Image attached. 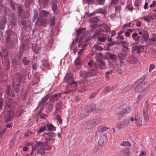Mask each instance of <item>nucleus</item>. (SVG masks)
<instances>
[{"label": "nucleus", "mask_w": 156, "mask_h": 156, "mask_svg": "<svg viewBox=\"0 0 156 156\" xmlns=\"http://www.w3.org/2000/svg\"><path fill=\"white\" fill-rule=\"evenodd\" d=\"M48 12L45 10H42L40 12V16L41 17H46L47 16Z\"/></svg>", "instance_id": "obj_41"}, {"label": "nucleus", "mask_w": 156, "mask_h": 156, "mask_svg": "<svg viewBox=\"0 0 156 156\" xmlns=\"http://www.w3.org/2000/svg\"><path fill=\"white\" fill-rule=\"evenodd\" d=\"M9 103H8L7 102V101L5 102V107L8 106L9 108H10L11 107H12V99H9Z\"/></svg>", "instance_id": "obj_46"}, {"label": "nucleus", "mask_w": 156, "mask_h": 156, "mask_svg": "<svg viewBox=\"0 0 156 156\" xmlns=\"http://www.w3.org/2000/svg\"><path fill=\"white\" fill-rule=\"evenodd\" d=\"M126 112L127 109L126 108L125 109H122V111L118 114L119 119L121 120Z\"/></svg>", "instance_id": "obj_27"}, {"label": "nucleus", "mask_w": 156, "mask_h": 156, "mask_svg": "<svg viewBox=\"0 0 156 156\" xmlns=\"http://www.w3.org/2000/svg\"><path fill=\"white\" fill-rule=\"evenodd\" d=\"M133 38L136 41H139L141 38V37H139L138 34L136 33H134L132 34V35Z\"/></svg>", "instance_id": "obj_32"}, {"label": "nucleus", "mask_w": 156, "mask_h": 156, "mask_svg": "<svg viewBox=\"0 0 156 156\" xmlns=\"http://www.w3.org/2000/svg\"><path fill=\"white\" fill-rule=\"evenodd\" d=\"M50 140H47L45 138V141L44 142H38V145H44L45 147H46V146L48 145L47 147L48 146H50Z\"/></svg>", "instance_id": "obj_26"}, {"label": "nucleus", "mask_w": 156, "mask_h": 156, "mask_svg": "<svg viewBox=\"0 0 156 156\" xmlns=\"http://www.w3.org/2000/svg\"><path fill=\"white\" fill-rule=\"evenodd\" d=\"M70 84L71 85L72 87H74V89H70L68 90H66V91H65V92H64L65 94H69L73 92V91L76 89V88L77 87V83L74 81V80L73 81L72 83Z\"/></svg>", "instance_id": "obj_19"}, {"label": "nucleus", "mask_w": 156, "mask_h": 156, "mask_svg": "<svg viewBox=\"0 0 156 156\" xmlns=\"http://www.w3.org/2000/svg\"><path fill=\"white\" fill-rule=\"evenodd\" d=\"M0 56L2 58L4 57L5 60L8 59L7 52L5 50H2V52L0 54Z\"/></svg>", "instance_id": "obj_25"}, {"label": "nucleus", "mask_w": 156, "mask_h": 156, "mask_svg": "<svg viewBox=\"0 0 156 156\" xmlns=\"http://www.w3.org/2000/svg\"><path fill=\"white\" fill-rule=\"evenodd\" d=\"M86 29H82L77 31V35L78 36L77 38H80L79 42H82L83 39L87 37L85 32Z\"/></svg>", "instance_id": "obj_10"}, {"label": "nucleus", "mask_w": 156, "mask_h": 156, "mask_svg": "<svg viewBox=\"0 0 156 156\" xmlns=\"http://www.w3.org/2000/svg\"><path fill=\"white\" fill-rule=\"evenodd\" d=\"M19 75L16 81L14 82L12 84V89L14 91L16 92H18L20 90V86L21 85V84L23 83L24 80V78L22 76Z\"/></svg>", "instance_id": "obj_3"}, {"label": "nucleus", "mask_w": 156, "mask_h": 156, "mask_svg": "<svg viewBox=\"0 0 156 156\" xmlns=\"http://www.w3.org/2000/svg\"><path fill=\"white\" fill-rule=\"evenodd\" d=\"M122 154L123 156H127V150L126 148L122 150Z\"/></svg>", "instance_id": "obj_63"}, {"label": "nucleus", "mask_w": 156, "mask_h": 156, "mask_svg": "<svg viewBox=\"0 0 156 156\" xmlns=\"http://www.w3.org/2000/svg\"><path fill=\"white\" fill-rule=\"evenodd\" d=\"M102 120L101 119L98 118L88 121L84 125V128L88 130L92 129L101 123Z\"/></svg>", "instance_id": "obj_2"}, {"label": "nucleus", "mask_w": 156, "mask_h": 156, "mask_svg": "<svg viewBox=\"0 0 156 156\" xmlns=\"http://www.w3.org/2000/svg\"><path fill=\"white\" fill-rule=\"evenodd\" d=\"M99 25H97L96 23L94 24H91L90 27H91V31L92 32L94 31L98 28Z\"/></svg>", "instance_id": "obj_36"}, {"label": "nucleus", "mask_w": 156, "mask_h": 156, "mask_svg": "<svg viewBox=\"0 0 156 156\" xmlns=\"http://www.w3.org/2000/svg\"><path fill=\"white\" fill-rule=\"evenodd\" d=\"M12 62L13 64V65L15 66L16 65H17L19 64V62L16 59H13L12 61Z\"/></svg>", "instance_id": "obj_57"}, {"label": "nucleus", "mask_w": 156, "mask_h": 156, "mask_svg": "<svg viewBox=\"0 0 156 156\" xmlns=\"http://www.w3.org/2000/svg\"><path fill=\"white\" fill-rule=\"evenodd\" d=\"M148 38L149 35L148 34L147 31L146 30H144L143 34L142 36V39L145 41H147L148 40Z\"/></svg>", "instance_id": "obj_31"}, {"label": "nucleus", "mask_w": 156, "mask_h": 156, "mask_svg": "<svg viewBox=\"0 0 156 156\" xmlns=\"http://www.w3.org/2000/svg\"><path fill=\"white\" fill-rule=\"evenodd\" d=\"M134 119L133 117H129L128 119V122L129 123L131 122H133L134 121Z\"/></svg>", "instance_id": "obj_59"}, {"label": "nucleus", "mask_w": 156, "mask_h": 156, "mask_svg": "<svg viewBox=\"0 0 156 156\" xmlns=\"http://www.w3.org/2000/svg\"><path fill=\"white\" fill-rule=\"evenodd\" d=\"M98 72V69L95 67L94 69H91L87 72L83 71H81L80 75L82 77L84 78L91 77L96 75Z\"/></svg>", "instance_id": "obj_4"}, {"label": "nucleus", "mask_w": 156, "mask_h": 156, "mask_svg": "<svg viewBox=\"0 0 156 156\" xmlns=\"http://www.w3.org/2000/svg\"><path fill=\"white\" fill-rule=\"evenodd\" d=\"M53 106L52 104H50L49 105V107L48 108V111L49 112H51L53 110Z\"/></svg>", "instance_id": "obj_61"}, {"label": "nucleus", "mask_w": 156, "mask_h": 156, "mask_svg": "<svg viewBox=\"0 0 156 156\" xmlns=\"http://www.w3.org/2000/svg\"><path fill=\"white\" fill-rule=\"evenodd\" d=\"M10 6H11V7L12 8V9L13 10H15V9H16L13 3V2H11L10 3Z\"/></svg>", "instance_id": "obj_64"}, {"label": "nucleus", "mask_w": 156, "mask_h": 156, "mask_svg": "<svg viewBox=\"0 0 156 156\" xmlns=\"http://www.w3.org/2000/svg\"><path fill=\"white\" fill-rule=\"evenodd\" d=\"M109 129V128L105 126H100L97 129L96 135L97 136H100L104 132L107 131Z\"/></svg>", "instance_id": "obj_13"}, {"label": "nucleus", "mask_w": 156, "mask_h": 156, "mask_svg": "<svg viewBox=\"0 0 156 156\" xmlns=\"http://www.w3.org/2000/svg\"><path fill=\"white\" fill-rule=\"evenodd\" d=\"M88 65L90 67L93 66L94 65L93 61L92 60H90L89 62H88Z\"/></svg>", "instance_id": "obj_58"}, {"label": "nucleus", "mask_w": 156, "mask_h": 156, "mask_svg": "<svg viewBox=\"0 0 156 156\" xmlns=\"http://www.w3.org/2000/svg\"><path fill=\"white\" fill-rule=\"evenodd\" d=\"M55 19V16L50 17L49 20H48V23L50 26H53L54 25Z\"/></svg>", "instance_id": "obj_30"}, {"label": "nucleus", "mask_w": 156, "mask_h": 156, "mask_svg": "<svg viewBox=\"0 0 156 156\" xmlns=\"http://www.w3.org/2000/svg\"><path fill=\"white\" fill-rule=\"evenodd\" d=\"M116 86H114L112 87L109 86L105 88L104 90V92L105 93H107L110 92L114 90L116 88Z\"/></svg>", "instance_id": "obj_22"}, {"label": "nucleus", "mask_w": 156, "mask_h": 156, "mask_svg": "<svg viewBox=\"0 0 156 156\" xmlns=\"http://www.w3.org/2000/svg\"><path fill=\"white\" fill-rule=\"evenodd\" d=\"M135 119L137 126H140L142 125L141 119L140 115H137L135 117Z\"/></svg>", "instance_id": "obj_24"}, {"label": "nucleus", "mask_w": 156, "mask_h": 156, "mask_svg": "<svg viewBox=\"0 0 156 156\" xmlns=\"http://www.w3.org/2000/svg\"><path fill=\"white\" fill-rule=\"evenodd\" d=\"M48 0H39V3L42 4L44 6H45L48 4Z\"/></svg>", "instance_id": "obj_47"}, {"label": "nucleus", "mask_w": 156, "mask_h": 156, "mask_svg": "<svg viewBox=\"0 0 156 156\" xmlns=\"http://www.w3.org/2000/svg\"><path fill=\"white\" fill-rule=\"evenodd\" d=\"M116 58V56L114 54L110 55L109 58L111 59L115 60Z\"/></svg>", "instance_id": "obj_54"}, {"label": "nucleus", "mask_w": 156, "mask_h": 156, "mask_svg": "<svg viewBox=\"0 0 156 156\" xmlns=\"http://www.w3.org/2000/svg\"><path fill=\"white\" fill-rule=\"evenodd\" d=\"M6 17L5 16H2L0 20V28L1 29H4L5 26L7 22Z\"/></svg>", "instance_id": "obj_16"}, {"label": "nucleus", "mask_w": 156, "mask_h": 156, "mask_svg": "<svg viewBox=\"0 0 156 156\" xmlns=\"http://www.w3.org/2000/svg\"><path fill=\"white\" fill-rule=\"evenodd\" d=\"M108 138L107 136L105 134H103L100 138L98 141V144L101 146H103L106 143Z\"/></svg>", "instance_id": "obj_14"}, {"label": "nucleus", "mask_w": 156, "mask_h": 156, "mask_svg": "<svg viewBox=\"0 0 156 156\" xmlns=\"http://www.w3.org/2000/svg\"><path fill=\"white\" fill-rule=\"evenodd\" d=\"M47 130V127L46 126H44L43 127H41L40 129L39 130L38 132V134L42 132H43L44 131H45Z\"/></svg>", "instance_id": "obj_50"}, {"label": "nucleus", "mask_w": 156, "mask_h": 156, "mask_svg": "<svg viewBox=\"0 0 156 156\" xmlns=\"http://www.w3.org/2000/svg\"><path fill=\"white\" fill-rule=\"evenodd\" d=\"M95 12L98 13H100L104 14L106 12V11L105 10L102 9H96Z\"/></svg>", "instance_id": "obj_48"}, {"label": "nucleus", "mask_w": 156, "mask_h": 156, "mask_svg": "<svg viewBox=\"0 0 156 156\" xmlns=\"http://www.w3.org/2000/svg\"><path fill=\"white\" fill-rule=\"evenodd\" d=\"M4 113L3 120L7 122L10 121L14 115V112L12 110L8 111L6 112L3 113V114Z\"/></svg>", "instance_id": "obj_7"}, {"label": "nucleus", "mask_w": 156, "mask_h": 156, "mask_svg": "<svg viewBox=\"0 0 156 156\" xmlns=\"http://www.w3.org/2000/svg\"><path fill=\"white\" fill-rule=\"evenodd\" d=\"M155 68V66L153 64H151L150 66V68L149 69V71L150 72H151L152 70Z\"/></svg>", "instance_id": "obj_56"}, {"label": "nucleus", "mask_w": 156, "mask_h": 156, "mask_svg": "<svg viewBox=\"0 0 156 156\" xmlns=\"http://www.w3.org/2000/svg\"><path fill=\"white\" fill-rule=\"evenodd\" d=\"M38 142H36L35 149L37 150V153L40 154H43L44 153V151L45 150H50L51 148V146H48L47 147L45 148L44 145H38Z\"/></svg>", "instance_id": "obj_6"}, {"label": "nucleus", "mask_w": 156, "mask_h": 156, "mask_svg": "<svg viewBox=\"0 0 156 156\" xmlns=\"http://www.w3.org/2000/svg\"><path fill=\"white\" fill-rule=\"evenodd\" d=\"M119 2V0H112V3L115 5L118 3Z\"/></svg>", "instance_id": "obj_60"}, {"label": "nucleus", "mask_w": 156, "mask_h": 156, "mask_svg": "<svg viewBox=\"0 0 156 156\" xmlns=\"http://www.w3.org/2000/svg\"><path fill=\"white\" fill-rule=\"evenodd\" d=\"M87 45V44L84 41L82 42H79L78 45V49H80L78 52L79 56H80L81 54L83 53V50L85 49Z\"/></svg>", "instance_id": "obj_12"}, {"label": "nucleus", "mask_w": 156, "mask_h": 156, "mask_svg": "<svg viewBox=\"0 0 156 156\" xmlns=\"http://www.w3.org/2000/svg\"><path fill=\"white\" fill-rule=\"evenodd\" d=\"M23 62L24 64L25 65H26L29 64L30 63V61L29 59H28L27 57H25L23 58Z\"/></svg>", "instance_id": "obj_45"}, {"label": "nucleus", "mask_w": 156, "mask_h": 156, "mask_svg": "<svg viewBox=\"0 0 156 156\" xmlns=\"http://www.w3.org/2000/svg\"><path fill=\"white\" fill-rule=\"evenodd\" d=\"M42 65L45 68H48L49 69L50 65L48 61V59H44L42 61Z\"/></svg>", "instance_id": "obj_28"}, {"label": "nucleus", "mask_w": 156, "mask_h": 156, "mask_svg": "<svg viewBox=\"0 0 156 156\" xmlns=\"http://www.w3.org/2000/svg\"><path fill=\"white\" fill-rule=\"evenodd\" d=\"M51 7L55 15L57 14V3L56 1L53 0L51 2Z\"/></svg>", "instance_id": "obj_18"}, {"label": "nucleus", "mask_w": 156, "mask_h": 156, "mask_svg": "<svg viewBox=\"0 0 156 156\" xmlns=\"http://www.w3.org/2000/svg\"><path fill=\"white\" fill-rule=\"evenodd\" d=\"M99 20V19L95 17L91 18L89 20V22L91 23V24H94V23L96 24V23L98 22Z\"/></svg>", "instance_id": "obj_29"}, {"label": "nucleus", "mask_w": 156, "mask_h": 156, "mask_svg": "<svg viewBox=\"0 0 156 156\" xmlns=\"http://www.w3.org/2000/svg\"><path fill=\"white\" fill-rule=\"evenodd\" d=\"M56 119L58 120L59 123L60 124H62V121L61 116L59 115H57L56 117Z\"/></svg>", "instance_id": "obj_52"}, {"label": "nucleus", "mask_w": 156, "mask_h": 156, "mask_svg": "<svg viewBox=\"0 0 156 156\" xmlns=\"http://www.w3.org/2000/svg\"><path fill=\"white\" fill-rule=\"evenodd\" d=\"M95 108V105L94 104H91L87 105L86 108L82 111L81 115L83 117H85L87 116L89 113L91 112Z\"/></svg>", "instance_id": "obj_5"}, {"label": "nucleus", "mask_w": 156, "mask_h": 156, "mask_svg": "<svg viewBox=\"0 0 156 156\" xmlns=\"http://www.w3.org/2000/svg\"><path fill=\"white\" fill-rule=\"evenodd\" d=\"M121 43L123 47L122 52L121 53L120 56L122 59H125L126 57L127 43L125 41H122Z\"/></svg>", "instance_id": "obj_9"}, {"label": "nucleus", "mask_w": 156, "mask_h": 156, "mask_svg": "<svg viewBox=\"0 0 156 156\" xmlns=\"http://www.w3.org/2000/svg\"><path fill=\"white\" fill-rule=\"evenodd\" d=\"M46 126L49 130L53 131L56 130V127L52 124H47Z\"/></svg>", "instance_id": "obj_37"}, {"label": "nucleus", "mask_w": 156, "mask_h": 156, "mask_svg": "<svg viewBox=\"0 0 156 156\" xmlns=\"http://www.w3.org/2000/svg\"><path fill=\"white\" fill-rule=\"evenodd\" d=\"M38 16V13L37 11L35 9H34V15L33 16L35 17H37Z\"/></svg>", "instance_id": "obj_62"}, {"label": "nucleus", "mask_w": 156, "mask_h": 156, "mask_svg": "<svg viewBox=\"0 0 156 156\" xmlns=\"http://www.w3.org/2000/svg\"><path fill=\"white\" fill-rule=\"evenodd\" d=\"M7 36L6 38V43H11L12 42L11 35L7 34Z\"/></svg>", "instance_id": "obj_42"}, {"label": "nucleus", "mask_w": 156, "mask_h": 156, "mask_svg": "<svg viewBox=\"0 0 156 156\" xmlns=\"http://www.w3.org/2000/svg\"><path fill=\"white\" fill-rule=\"evenodd\" d=\"M64 81L69 84L72 83L74 81L72 74L71 73H67L64 78Z\"/></svg>", "instance_id": "obj_11"}, {"label": "nucleus", "mask_w": 156, "mask_h": 156, "mask_svg": "<svg viewBox=\"0 0 156 156\" xmlns=\"http://www.w3.org/2000/svg\"><path fill=\"white\" fill-rule=\"evenodd\" d=\"M22 112V111L21 110L18 109L15 111L14 115L17 117H19L21 115Z\"/></svg>", "instance_id": "obj_39"}, {"label": "nucleus", "mask_w": 156, "mask_h": 156, "mask_svg": "<svg viewBox=\"0 0 156 156\" xmlns=\"http://www.w3.org/2000/svg\"><path fill=\"white\" fill-rule=\"evenodd\" d=\"M48 98L47 97V96L45 97H44L41 100V101L39 102V106H42L43 104L48 100Z\"/></svg>", "instance_id": "obj_40"}, {"label": "nucleus", "mask_w": 156, "mask_h": 156, "mask_svg": "<svg viewBox=\"0 0 156 156\" xmlns=\"http://www.w3.org/2000/svg\"><path fill=\"white\" fill-rule=\"evenodd\" d=\"M23 10L21 7H19L18 8V14L20 16L22 17V15L21 12L23 11Z\"/></svg>", "instance_id": "obj_53"}, {"label": "nucleus", "mask_w": 156, "mask_h": 156, "mask_svg": "<svg viewBox=\"0 0 156 156\" xmlns=\"http://www.w3.org/2000/svg\"><path fill=\"white\" fill-rule=\"evenodd\" d=\"M144 117V119L145 121L146 122L149 119V117L147 113V111L146 112H144L143 113Z\"/></svg>", "instance_id": "obj_49"}, {"label": "nucleus", "mask_w": 156, "mask_h": 156, "mask_svg": "<svg viewBox=\"0 0 156 156\" xmlns=\"http://www.w3.org/2000/svg\"><path fill=\"white\" fill-rule=\"evenodd\" d=\"M47 135V137H46V139L47 140H50L51 141H53L55 140L54 137L56 136V134L54 133H46Z\"/></svg>", "instance_id": "obj_20"}, {"label": "nucleus", "mask_w": 156, "mask_h": 156, "mask_svg": "<svg viewBox=\"0 0 156 156\" xmlns=\"http://www.w3.org/2000/svg\"><path fill=\"white\" fill-rule=\"evenodd\" d=\"M82 62L80 59V56H79L76 59L75 61V63L76 65L80 66L82 64Z\"/></svg>", "instance_id": "obj_34"}, {"label": "nucleus", "mask_w": 156, "mask_h": 156, "mask_svg": "<svg viewBox=\"0 0 156 156\" xmlns=\"http://www.w3.org/2000/svg\"><path fill=\"white\" fill-rule=\"evenodd\" d=\"M150 83L149 82H147L141 85L139 82H135L133 86V88L136 93H139L138 99L140 100L150 90Z\"/></svg>", "instance_id": "obj_1"}, {"label": "nucleus", "mask_w": 156, "mask_h": 156, "mask_svg": "<svg viewBox=\"0 0 156 156\" xmlns=\"http://www.w3.org/2000/svg\"><path fill=\"white\" fill-rule=\"evenodd\" d=\"M99 150V148L98 146H95L91 150V153L92 154H96L98 151Z\"/></svg>", "instance_id": "obj_43"}, {"label": "nucleus", "mask_w": 156, "mask_h": 156, "mask_svg": "<svg viewBox=\"0 0 156 156\" xmlns=\"http://www.w3.org/2000/svg\"><path fill=\"white\" fill-rule=\"evenodd\" d=\"M48 20L46 19H42L41 21V26L44 27H46L47 24L48 23Z\"/></svg>", "instance_id": "obj_38"}, {"label": "nucleus", "mask_w": 156, "mask_h": 156, "mask_svg": "<svg viewBox=\"0 0 156 156\" xmlns=\"http://www.w3.org/2000/svg\"><path fill=\"white\" fill-rule=\"evenodd\" d=\"M64 92L65 91L53 94L50 98V100L52 101H54L58 100L60 98L62 94L65 93Z\"/></svg>", "instance_id": "obj_15"}, {"label": "nucleus", "mask_w": 156, "mask_h": 156, "mask_svg": "<svg viewBox=\"0 0 156 156\" xmlns=\"http://www.w3.org/2000/svg\"><path fill=\"white\" fill-rule=\"evenodd\" d=\"M133 49L135 51H136L137 53L140 54L141 52H143L144 48L142 45L136 46L133 47Z\"/></svg>", "instance_id": "obj_21"}, {"label": "nucleus", "mask_w": 156, "mask_h": 156, "mask_svg": "<svg viewBox=\"0 0 156 156\" xmlns=\"http://www.w3.org/2000/svg\"><path fill=\"white\" fill-rule=\"evenodd\" d=\"M62 103L61 101H59V102L57 103L55 106L56 111H55V114L56 113V112L57 111L60 110V109L62 108Z\"/></svg>", "instance_id": "obj_33"}, {"label": "nucleus", "mask_w": 156, "mask_h": 156, "mask_svg": "<svg viewBox=\"0 0 156 156\" xmlns=\"http://www.w3.org/2000/svg\"><path fill=\"white\" fill-rule=\"evenodd\" d=\"M106 27V25L105 24H102L99 25L98 28L96 30L94 35L93 36V38H95L96 36L98 37L100 35H101L104 31L105 28Z\"/></svg>", "instance_id": "obj_8"}, {"label": "nucleus", "mask_w": 156, "mask_h": 156, "mask_svg": "<svg viewBox=\"0 0 156 156\" xmlns=\"http://www.w3.org/2000/svg\"><path fill=\"white\" fill-rule=\"evenodd\" d=\"M97 3L99 5H103L104 3L105 0H96Z\"/></svg>", "instance_id": "obj_55"}, {"label": "nucleus", "mask_w": 156, "mask_h": 156, "mask_svg": "<svg viewBox=\"0 0 156 156\" xmlns=\"http://www.w3.org/2000/svg\"><path fill=\"white\" fill-rule=\"evenodd\" d=\"M108 37V36L104 33L97 37V39L99 42H104L107 40Z\"/></svg>", "instance_id": "obj_17"}, {"label": "nucleus", "mask_w": 156, "mask_h": 156, "mask_svg": "<svg viewBox=\"0 0 156 156\" xmlns=\"http://www.w3.org/2000/svg\"><path fill=\"white\" fill-rule=\"evenodd\" d=\"M10 86H7L6 87V92L8 96H10L11 95L12 97H13L15 96V94L13 93L11 94L10 93Z\"/></svg>", "instance_id": "obj_35"}, {"label": "nucleus", "mask_w": 156, "mask_h": 156, "mask_svg": "<svg viewBox=\"0 0 156 156\" xmlns=\"http://www.w3.org/2000/svg\"><path fill=\"white\" fill-rule=\"evenodd\" d=\"M126 124V121H123L118 123L116 125L117 127L119 129H122Z\"/></svg>", "instance_id": "obj_23"}, {"label": "nucleus", "mask_w": 156, "mask_h": 156, "mask_svg": "<svg viewBox=\"0 0 156 156\" xmlns=\"http://www.w3.org/2000/svg\"><path fill=\"white\" fill-rule=\"evenodd\" d=\"M24 16L25 18L28 19L30 16V12L28 10H27L25 11L24 13Z\"/></svg>", "instance_id": "obj_51"}, {"label": "nucleus", "mask_w": 156, "mask_h": 156, "mask_svg": "<svg viewBox=\"0 0 156 156\" xmlns=\"http://www.w3.org/2000/svg\"><path fill=\"white\" fill-rule=\"evenodd\" d=\"M100 68L102 69H105V63L103 61H100L99 63Z\"/></svg>", "instance_id": "obj_44"}]
</instances>
